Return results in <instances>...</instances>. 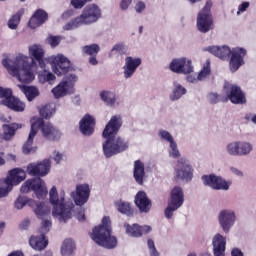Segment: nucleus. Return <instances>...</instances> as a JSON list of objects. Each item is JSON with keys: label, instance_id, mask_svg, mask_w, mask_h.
Listing matches in <instances>:
<instances>
[{"label": "nucleus", "instance_id": "obj_1", "mask_svg": "<svg viewBox=\"0 0 256 256\" xmlns=\"http://www.w3.org/2000/svg\"><path fill=\"white\" fill-rule=\"evenodd\" d=\"M40 117H34L31 119V128L30 133L28 135L27 141L23 145V152L28 155L33 150V140L37 135L39 129L42 132L43 137L48 139V141H59L61 139V132L54 127L51 123H46L43 119H51L53 117V113H55V108L51 106V104H46L42 106L39 110Z\"/></svg>", "mask_w": 256, "mask_h": 256}, {"label": "nucleus", "instance_id": "obj_2", "mask_svg": "<svg viewBox=\"0 0 256 256\" xmlns=\"http://www.w3.org/2000/svg\"><path fill=\"white\" fill-rule=\"evenodd\" d=\"M121 127H123V118H121V115H114L102 132V137L106 139L103 143V153L107 159L129 149V141L121 136L116 137Z\"/></svg>", "mask_w": 256, "mask_h": 256}, {"label": "nucleus", "instance_id": "obj_3", "mask_svg": "<svg viewBox=\"0 0 256 256\" xmlns=\"http://www.w3.org/2000/svg\"><path fill=\"white\" fill-rule=\"evenodd\" d=\"M51 171V160L45 159L40 163H30L27 166V173L31 175L32 179H28L21 186V193H29V191H34L37 199H45L49 191H47V186L45 182L40 177H45Z\"/></svg>", "mask_w": 256, "mask_h": 256}, {"label": "nucleus", "instance_id": "obj_4", "mask_svg": "<svg viewBox=\"0 0 256 256\" xmlns=\"http://www.w3.org/2000/svg\"><path fill=\"white\" fill-rule=\"evenodd\" d=\"M2 65L12 77H17L20 83L29 84L35 79V74L31 71V64H29V57L27 56H17L13 64H10L9 60L4 58Z\"/></svg>", "mask_w": 256, "mask_h": 256}, {"label": "nucleus", "instance_id": "obj_5", "mask_svg": "<svg viewBox=\"0 0 256 256\" xmlns=\"http://www.w3.org/2000/svg\"><path fill=\"white\" fill-rule=\"evenodd\" d=\"M111 218L104 216L102 219V225L96 226L91 233V239L105 249H115L117 247V238L111 236Z\"/></svg>", "mask_w": 256, "mask_h": 256}, {"label": "nucleus", "instance_id": "obj_6", "mask_svg": "<svg viewBox=\"0 0 256 256\" xmlns=\"http://www.w3.org/2000/svg\"><path fill=\"white\" fill-rule=\"evenodd\" d=\"M49 195L50 203L53 205V217H57V219L62 223H67L68 219L73 217V208L75 205L71 201L65 202V197H61L59 199L57 187L55 186L51 188Z\"/></svg>", "mask_w": 256, "mask_h": 256}, {"label": "nucleus", "instance_id": "obj_7", "mask_svg": "<svg viewBox=\"0 0 256 256\" xmlns=\"http://www.w3.org/2000/svg\"><path fill=\"white\" fill-rule=\"evenodd\" d=\"M100 18L101 9H99V6L90 4L83 9L80 16H77L66 23L63 29L64 31H73V29H77L78 27H81V25H91V23H96Z\"/></svg>", "mask_w": 256, "mask_h": 256}, {"label": "nucleus", "instance_id": "obj_8", "mask_svg": "<svg viewBox=\"0 0 256 256\" xmlns=\"http://www.w3.org/2000/svg\"><path fill=\"white\" fill-rule=\"evenodd\" d=\"M211 7H213V1L207 0L197 15L196 26L200 33H209L215 27Z\"/></svg>", "mask_w": 256, "mask_h": 256}, {"label": "nucleus", "instance_id": "obj_9", "mask_svg": "<svg viewBox=\"0 0 256 256\" xmlns=\"http://www.w3.org/2000/svg\"><path fill=\"white\" fill-rule=\"evenodd\" d=\"M14 205L16 209H23L25 205H28V207H31V209H33L38 219H44L45 217H48L49 213H51V208L45 205V203L37 202L33 199H28L25 196H19L16 199Z\"/></svg>", "mask_w": 256, "mask_h": 256}, {"label": "nucleus", "instance_id": "obj_10", "mask_svg": "<svg viewBox=\"0 0 256 256\" xmlns=\"http://www.w3.org/2000/svg\"><path fill=\"white\" fill-rule=\"evenodd\" d=\"M0 105L8 107L12 111L21 113L25 111V103L21 102L19 98L13 96V90L11 88H3L0 86Z\"/></svg>", "mask_w": 256, "mask_h": 256}, {"label": "nucleus", "instance_id": "obj_11", "mask_svg": "<svg viewBox=\"0 0 256 256\" xmlns=\"http://www.w3.org/2000/svg\"><path fill=\"white\" fill-rule=\"evenodd\" d=\"M51 220H42L41 227H40V233L39 236H31L29 239V245L34 249L35 251H43V249H46L49 245V240L45 237V234L49 233L51 231Z\"/></svg>", "mask_w": 256, "mask_h": 256}, {"label": "nucleus", "instance_id": "obj_12", "mask_svg": "<svg viewBox=\"0 0 256 256\" xmlns=\"http://www.w3.org/2000/svg\"><path fill=\"white\" fill-rule=\"evenodd\" d=\"M184 201L185 195L183 194V189L179 186L174 187L170 193V202L164 210L166 219H171L173 213L183 206Z\"/></svg>", "mask_w": 256, "mask_h": 256}, {"label": "nucleus", "instance_id": "obj_13", "mask_svg": "<svg viewBox=\"0 0 256 256\" xmlns=\"http://www.w3.org/2000/svg\"><path fill=\"white\" fill-rule=\"evenodd\" d=\"M78 77L75 74L67 75L62 82L52 89V93L56 99H61L65 95L74 93L75 83L78 81Z\"/></svg>", "mask_w": 256, "mask_h": 256}, {"label": "nucleus", "instance_id": "obj_14", "mask_svg": "<svg viewBox=\"0 0 256 256\" xmlns=\"http://www.w3.org/2000/svg\"><path fill=\"white\" fill-rule=\"evenodd\" d=\"M224 91L227 103L231 101L233 105H245L247 103V96L245 92L238 85L225 84Z\"/></svg>", "mask_w": 256, "mask_h": 256}, {"label": "nucleus", "instance_id": "obj_15", "mask_svg": "<svg viewBox=\"0 0 256 256\" xmlns=\"http://www.w3.org/2000/svg\"><path fill=\"white\" fill-rule=\"evenodd\" d=\"M47 63L52 65V71L55 75H58V77H61V75H67V73H69V69H71V61L61 54L47 58Z\"/></svg>", "mask_w": 256, "mask_h": 256}, {"label": "nucleus", "instance_id": "obj_16", "mask_svg": "<svg viewBox=\"0 0 256 256\" xmlns=\"http://www.w3.org/2000/svg\"><path fill=\"white\" fill-rule=\"evenodd\" d=\"M226 151L228 155H232V157H244L253 151V145L248 142L235 141L227 145Z\"/></svg>", "mask_w": 256, "mask_h": 256}, {"label": "nucleus", "instance_id": "obj_17", "mask_svg": "<svg viewBox=\"0 0 256 256\" xmlns=\"http://www.w3.org/2000/svg\"><path fill=\"white\" fill-rule=\"evenodd\" d=\"M247 50L245 48H234L230 52L229 68L232 73L239 71L245 65V56Z\"/></svg>", "mask_w": 256, "mask_h": 256}, {"label": "nucleus", "instance_id": "obj_18", "mask_svg": "<svg viewBox=\"0 0 256 256\" xmlns=\"http://www.w3.org/2000/svg\"><path fill=\"white\" fill-rule=\"evenodd\" d=\"M202 181L204 185L211 187L215 191H229V186L231 185V182H227L215 174L203 175Z\"/></svg>", "mask_w": 256, "mask_h": 256}, {"label": "nucleus", "instance_id": "obj_19", "mask_svg": "<svg viewBox=\"0 0 256 256\" xmlns=\"http://www.w3.org/2000/svg\"><path fill=\"white\" fill-rule=\"evenodd\" d=\"M170 69L173 73L189 75V73H193V64L187 58H177L171 61Z\"/></svg>", "mask_w": 256, "mask_h": 256}, {"label": "nucleus", "instance_id": "obj_20", "mask_svg": "<svg viewBox=\"0 0 256 256\" xmlns=\"http://www.w3.org/2000/svg\"><path fill=\"white\" fill-rule=\"evenodd\" d=\"M176 179H180L181 181H191V179H193V167H191L188 160L184 158L178 160Z\"/></svg>", "mask_w": 256, "mask_h": 256}, {"label": "nucleus", "instance_id": "obj_21", "mask_svg": "<svg viewBox=\"0 0 256 256\" xmlns=\"http://www.w3.org/2000/svg\"><path fill=\"white\" fill-rule=\"evenodd\" d=\"M89 195H91V189L88 184L77 185L76 192L71 193L75 205H78L79 207H82L84 203L89 201Z\"/></svg>", "mask_w": 256, "mask_h": 256}, {"label": "nucleus", "instance_id": "obj_22", "mask_svg": "<svg viewBox=\"0 0 256 256\" xmlns=\"http://www.w3.org/2000/svg\"><path fill=\"white\" fill-rule=\"evenodd\" d=\"M29 55L32 59V63L37 61L40 69H45L47 59H45V50L37 44H34L29 47Z\"/></svg>", "mask_w": 256, "mask_h": 256}, {"label": "nucleus", "instance_id": "obj_23", "mask_svg": "<svg viewBox=\"0 0 256 256\" xmlns=\"http://www.w3.org/2000/svg\"><path fill=\"white\" fill-rule=\"evenodd\" d=\"M219 223L223 229L224 233H229L231 227L235 223V212L229 210H223L219 214Z\"/></svg>", "mask_w": 256, "mask_h": 256}, {"label": "nucleus", "instance_id": "obj_24", "mask_svg": "<svg viewBox=\"0 0 256 256\" xmlns=\"http://www.w3.org/2000/svg\"><path fill=\"white\" fill-rule=\"evenodd\" d=\"M141 63V58H133L131 56L126 57L125 65L123 66L125 79H130V77H133V75H135V71H137V68L140 67Z\"/></svg>", "mask_w": 256, "mask_h": 256}, {"label": "nucleus", "instance_id": "obj_25", "mask_svg": "<svg viewBox=\"0 0 256 256\" xmlns=\"http://www.w3.org/2000/svg\"><path fill=\"white\" fill-rule=\"evenodd\" d=\"M134 203L136 207H138L140 213H149V211H151V200L147 197V193L144 191H139L136 194Z\"/></svg>", "mask_w": 256, "mask_h": 256}, {"label": "nucleus", "instance_id": "obj_26", "mask_svg": "<svg viewBox=\"0 0 256 256\" xmlns=\"http://www.w3.org/2000/svg\"><path fill=\"white\" fill-rule=\"evenodd\" d=\"M125 227L127 235L136 238L143 237V235H147L152 231L151 226L147 225L141 226L139 224H127Z\"/></svg>", "mask_w": 256, "mask_h": 256}, {"label": "nucleus", "instance_id": "obj_27", "mask_svg": "<svg viewBox=\"0 0 256 256\" xmlns=\"http://www.w3.org/2000/svg\"><path fill=\"white\" fill-rule=\"evenodd\" d=\"M80 131L86 137H89L95 133V118L86 114L80 121Z\"/></svg>", "mask_w": 256, "mask_h": 256}, {"label": "nucleus", "instance_id": "obj_28", "mask_svg": "<svg viewBox=\"0 0 256 256\" xmlns=\"http://www.w3.org/2000/svg\"><path fill=\"white\" fill-rule=\"evenodd\" d=\"M212 247L214 256H225L227 240L223 235L216 234L212 239Z\"/></svg>", "mask_w": 256, "mask_h": 256}, {"label": "nucleus", "instance_id": "obj_29", "mask_svg": "<svg viewBox=\"0 0 256 256\" xmlns=\"http://www.w3.org/2000/svg\"><path fill=\"white\" fill-rule=\"evenodd\" d=\"M49 19V15L43 9H38L32 15L28 22V27L30 29H37V27H41L45 21Z\"/></svg>", "mask_w": 256, "mask_h": 256}, {"label": "nucleus", "instance_id": "obj_30", "mask_svg": "<svg viewBox=\"0 0 256 256\" xmlns=\"http://www.w3.org/2000/svg\"><path fill=\"white\" fill-rule=\"evenodd\" d=\"M133 177L138 185H143V179H145V163L143 161H134Z\"/></svg>", "mask_w": 256, "mask_h": 256}, {"label": "nucleus", "instance_id": "obj_31", "mask_svg": "<svg viewBox=\"0 0 256 256\" xmlns=\"http://www.w3.org/2000/svg\"><path fill=\"white\" fill-rule=\"evenodd\" d=\"M209 53L218 57V59H227L231 55V48L228 46H211L208 48Z\"/></svg>", "mask_w": 256, "mask_h": 256}, {"label": "nucleus", "instance_id": "obj_32", "mask_svg": "<svg viewBox=\"0 0 256 256\" xmlns=\"http://www.w3.org/2000/svg\"><path fill=\"white\" fill-rule=\"evenodd\" d=\"M22 93L26 96L28 101H33L36 97H39V89L35 86L18 85Z\"/></svg>", "mask_w": 256, "mask_h": 256}, {"label": "nucleus", "instance_id": "obj_33", "mask_svg": "<svg viewBox=\"0 0 256 256\" xmlns=\"http://www.w3.org/2000/svg\"><path fill=\"white\" fill-rule=\"evenodd\" d=\"M2 127L4 131V138L7 141H9V139H11V137L15 135L16 131H18V129H21L22 125L17 123H12L10 125L4 124Z\"/></svg>", "mask_w": 256, "mask_h": 256}, {"label": "nucleus", "instance_id": "obj_34", "mask_svg": "<svg viewBox=\"0 0 256 256\" xmlns=\"http://www.w3.org/2000/svg\"><path fill=\"white\" fill-rule=\"evenodd\" d=\"M25 14V9L21 8L18 10L12 17L8 20L9 29L15 30L19 27V23H21V17Z\"/></svg>", "mask_w": 256, "mask_h": 256}, {"label": "nucleus", "instance_id": "obj_35", "mask_svg": "<svg viewBox=\"0 0 256 256\" xmlns=\"http://www.w3.org/2000/svg\"><path fill=\"white\" fill-rule=\"evenodd\" d=\"M75 252V242L72 239H66L61 247L62 256H73Z\"/></svg>", "mask_w": 256, "mask_h": 256}, {"label": "nucleus", "instance_id": "obj_36", "mask_svg": "<svg viewBox=\"0 0 256 256\" xmlns=\"http://www.w3.org/2000/svg\"><path fill=\"white\" fill-rule=\"evenodd\" d=\"M116 207L119 213H122V215L133 217V208L129 202L119 201L116 203Z\"/></svg>", "mask_w": 256, "mask_h": 256}, {"label": "nucleus", "instance_id": "obj_37", "mask_svg": "<svg viewBox=\"0 0 256 256\" xmlns=\"http://www.w3.org/2000/svg\"><path fill=\"white\" fill-rule=\"evenodd\" d=\"M208 101L211 105H217V103H227L226 95L218 94V93H209Z\"/></svg>", "mask_w": 256, "mask_h": 256}, {"label": "nucleus", "instance_id": "obj_38", "mask_svg": "<svg viewBox=\"0 0 256 256\" xmlns=\"http://www.w3.org/2000/svg\"><path fill=\"white\" fill-rule=\"evenodd\" d=\"M82 51L85 53V55L93 57L97 56V54L101 51V47H99V44L86 45L82 48Z\"/></svg>", "mask_w": 256, "mask_h": 256}, {"label": "nucleus", "instance_id": "obj_39", "mask_svg": "<svg viewBox=\"0 0 256 256\" xmlns=\"http://www.w3.org/2000/svg\"><path fill=\"white\" fill-rule=\"evenodd\" d=\"M100 97L106 105H115V101L117 100L115 98V93L105 90L100 93Z\"/></svg>", "mask_w": 256, "mask_h": 256}, {"label": "nucleus", "instance_id": "obj_40", "mask_svg": "<svg viewBox=\"0 0 256 256\" xmlns=\"http://www.w3.org/2000/svg\"><path fill=\"white\" fill-rule=\"evenodd\" d=\"M185 93H187V89H185V87H182L181 84H177L173 90L172 101L181 99V97H183Z\"/></svg>", "mask_w": 256, "mask_h": 256}, {"label": "nucleus", "instance_id": "obj_41", "mask_svg": "<svg viewBox=\"0 0 256 256\" xmlns=\"http://www.w3.org/2000/svg\"><path fill=\"white\" fill-rule=\"evenodd\" d=\"M40 81H43V83H51V81H55L57 77H55V74L52 72H48L47 70H44L42 73L39 74Z\"/></svg>", "mask_w": 256, "mask_h": 256}, {"label": "nucleus", "instance_id": "obj_42", "mask_svg": "<svg viewBox=\"0 0 256 256\" xmlns=\"http://www.w3.org/2000/svg\"><path fill=\"white\" fill-rule=\"evenodd\" d=\"M147 247L149 249L150 256H161L159 251H157V247H155V241H153V239L147 240Z\"/></svg>", "mask_w": 256, "mask_h": 256}, {"label": "nucleus", "instance_id": "obj_43", "mask_svg": "<svg viewBox=\"0 0 256 256\" xmlns=\"http://www.w3.org/2000/svg\"><path fill=\"white\" fill-rule=\"evenodd\" d=\"M210 73H211V66L208 62L206 66H204L198 74L199 81H203V79H205V77H207V75H209Z\"/></svg>", "mask_w": 256, "mask_h": 256}, {"label": "nucleus", "instance_id": "obj_44", "mask_svg": "<svg viewBox=\"0 0 256 256\" xmlns=\"http://www.w3.org/2000/svg\"><path fill=\"white\" fill-rule=\"evenodd\" d=\"M93 0H71V5L74 9H83L84 5Z\"/></svg>", "mask_w": 256, "mask_h": 256}, {"label": "nucleus", "instance_id": "obj_45", "mask_svg": "<svg viewBox=\"0 0 256 256\" xmlns=\"http://www.w3.org/2000/svg\"><path fill=\"white\" fill-rule=\"evenodd\" d=\"M159 135L161 139H164V141H168V143L170 144L175 142V140L173 139V136L168 131L160 130Z\"/></svg>", "mask_w": 256, "mask_h": 256}, {"label": "nucleus", "instance_id": "obj_46", "mask_svg": "<svg viewBox=\"0 0 256 256\" xmlns=\"http://www.w3.org/2000/svg\"><path fill=\"white\" fill-rule=\"evenodd\" d=\"M170 148L172 150L170 152L171 157H173L174 159H179V157H181V153H179V149H177V143H170Z\"/></svg>", "mask_w": 256, "mask_h": 256}, {"label": "nucleus", "instance_id": "obj_47", "mask_svg": "<svg viewBox=\"0 0 256 256\" xmlns=\"http://www.w3.org/2000/svg\"><path fill=\"white\" fill-rule=\"evenodd\" d=\"M48 43L51 45V47H57V45H59V43H61V40H60L59 36H50L48 38Z\"/></svg>", "mask_w": 256, "mask_h": 256}, {"label": "nucleus", "instance_id": "obj_48", "mask_svg": "<svg viewBox=\"0 0 256 256\" xmlns=\"http://www.w3.org/2000/svg\"><path fill=\"white\" fill-rule=\"evenodd\" d=\"M111 51L112 52L117 51V53H120V55H123V53H125V46L123 44H116L114 45Z\"/></svg>", "mask_w": 256, "mask_h": 256}, {"label": "nucleus", "instance_id": "obj_49", "mask_svg": "<svg viewBox=\"0 0 256 256\" xmlns=\"http://www.w3.org/2000/svg\"><path fill=\"white\" fill-rule=\"evenodd\" d=\"M29 225H31V221L29 219H24L20 224H19V229L22 231H25L29 229Z\"/></svg>", "mask_w": 256, "mask_h": 256}, {"label": "nucleus", "instance_id": "obj_50", "mask_svg": "<svg viewBox=\"0 0 256 256\" xmlns=\"http://www.w3.org/2000/svg\"><path fill=\"white\" fill-rule=\"evenodd\" d=\"M135 9H136V13H142L143 11H145V2L139 1L136 4Z\"/></svg>", "mask_w": 256, "mask_h": 256}, {"label": "nucleus", "instance_id": "obj_51", "mask_svg": "<svg viewBox=\"0 0 256 256\" xmlns=\"http://www.w3.org/2000/svg\"><path fill=\"white\" fill-rule=\"evenodd\" d=\"M132 1L133 0H122L120 3V8L122 9V11L129 9V5H131Z\"/></svg>", "mask_w": 256, "mask_h": 256}, {"label": "nucleus", "instance_id": "obj_52", "mask_svg": "<svg viewBox=\"0 0 256 256\" xmlns=\"http://www.w3.org/2000/svg\"><path fill=\"white\" fill-rule=\"evenodd\" d=\"M249 9V2H243L239 7H238V12L237 15H239L240 12L247 11Z\"/></svg>", "mask_w": 256, "mask_h": 256}, {"label": "nucleus", "instance_id": "obj_53", "mask_svg": "<svg viewBox=\"0 0 256 256\" xmlns=\"http://www.w3.org/2000/svg\"><path fill=\"white\" fill-rule=\"evenodd\" d=\"M54 161H56L57 164L61 163V159H63V154L54 151Z\"/></svg>", "mask_w": 256, "mask_h": 256}, {"label": "nucleus", "instance_id": "obj_54", "mask_svg": "<svg viewBox=\"0 0 256 256\" xmlns=\"http://www.w3.org/2000/svg\"><path fill=\"white\" fill-rule=\"evenodd\" d=\"M232 256H243V252L239 248H233L231 251Z\"/></svg>", "mask_w": 256, "mask_h": 256}, {"label": "nucleus", "instance_id": "obj_55", "mask_svg": "<svg viewBox=\"0 0 256 256\" xmlns=\"http://www.w3.org/2000/svg\"><path fill=\"white\" fill-rule=\"evenodd\" d=\"M89 63H90V65H99V61L97 60V56H90Z\"/></svg>", "mask_w": 256, "mask_h": 256}, {"label": "nucleus", "instance_id": "obj_56", "mask_svg": "<svg viewBox=\"0 0 256 256\" xmlns=\"http://www.w3.org/2000/svg\"><path fill=\"white\" fill-rule=\"evenodd\" d=\"M77 219H78V221H85V212L84 211H80V212H78V214H77Z\"/></svg>", "mask_w": 256, "mask_h": 256}, {"label": "nucleus", "instance_id": "obj_57", "mask_svg": "<svg viewBox=\"0 0 256 256\" xmlns=\"http://www.w3.org/2000/svg\"><path fill=\"white\" fill-rule=\"evenodd\" d=\"M8 256H25V255L21 251H14L10 253Z\"/></svg>", "mask_w": 256, "mask_h": 256}, {"label": "nucleus", "instance_id": "obj_58", "mask_svg": "<svg viewBox=\"0 0 256 256\" xmlns=\"http://www.w3.org/2000/svg\"><path fill=\"white\" fill-rule=\"evenodd\" d=\"M5 163V153L0 152V167Z\"/></svg>", "mask_w": 256, "mask_h": 256}, {"label": "nucleus", "instance_id": "obj_59", "mask_svg": "<svg viewBox=\"0 0 256 256\" xmlns=\"http://www.w3.org/2000/svg\"><path fill=\"white\" fill-rule=\"evenodd\" d=\"M231 171H232V173H234L235 175H238V176H242V175H243V172L237 170L236 168H231Z\"/></svg>", "mask_w": 256, "mask_h": 256}, {"label": "nucleus", "instance_id": "obj_60", "mask_svg": "<svg viewBox=\"0 0 256 256\" xmlns=\"http://www.w3.org/2000/svg\"><path fill=\"white\" fill-rule=\"evenodd\" d=\"M5 229V222L0 223V235L3 234V230Z\"/></svg>", "mask_w": 256, "mask_h": 256}, {"label": "nucleus", "instance_id": "obj_61", "mask_svg": "<svg viewBox=\"0 0 256 256\" xmlns=\"http://www.w3.org/2000/svg\"><path fill=\"white\" fill-rule=\"evenodd\" d=\"M190 3H191V5H195V3H201V1H203V0H188Z\"/></svg>", "mask_w": 256, "mask_h": 256}, {"label": "nucleus", "instance_id": "obj_62", "mask_svg": "<svg viewBox=\"0 0 256 256\" xmlns=\"http://www.w3.org/2000/svg\"><path fill=\"white\" fill-rule=\"evenodd\" d=\"M251 121H252V123L256 124V114L252 117Z\"/></svg>", "mask_w": 256, "mask_h": 256}, {"label": "nucleus", "instance_id": "obj_63", "mask_svg": "<svg viewBox=\"0 0 256 256\" xmlns=\"http://www.w3.org/2000/svg\"><path fill=\"white\" fill-rule=\"evenodd\" d=\"M139 33H143V26L139 27Z\"/></svg>", "mask_w": 256, "mask_h": 256}, {"label": "nucleus", "instance_id": "obj_64", "mask_svg": "<svg viewBox=\"0 0 256 256\" xmlns=\"http://www.w3.org/2000/svg\"><path fill=\"white\" fill-rule=\"evenodd\" d=\"M188 256H197V254L191 253V254H189Z\"/></svg>", "mask_w": 256, "mask_h": 256}]
</instances>
